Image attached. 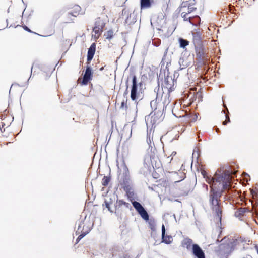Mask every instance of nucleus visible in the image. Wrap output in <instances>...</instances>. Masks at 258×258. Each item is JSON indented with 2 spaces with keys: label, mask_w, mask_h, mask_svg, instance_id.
Listing matches in <instances>:
<instances>
[{
  "label": "nucleus",
  "mask_w": 258,
  "mask_h": 258,
  "mask_svg": "<svg viewBox=\"0 0 258 258\" xmlns=\"http://www.w3.org/2000/svg\"><path fill=\"white\" fill-rule=\"evenodd\" d=\"M202 174L206 181L210 185L209 205L215 214L217 222H221L222 208L220 205V198L224 190L230 188L232 176L229 171H225L222 175L216 173L214 177L209 176L206 171H202Z\"/></svg>",
  "instance_id": "f257e3e1"
},
{
  "label": "nucleus",
  "mask_w": 258,
  "mask_h": 258,
  "mask_svg": "<svg viewBox=\"0 0 258 258\" xmlns=\"http://www.w3.org/2000/svg\"><path fill=\"white\" fill-rule=\"evenodd\" d=\"M195 8L192 6H188L187 2H183L180 7L176 10V14L181 13V16H186L187 14L192 12Z\"/></svg>",
  "instance_id": "f03ea898"
},
{
  "label": "nucleus",
  "mask_w": 258,
  "mask_h": 258,
  "mask_svg": "<svg viewBox=\"0 0 258 258\" xmlns=\"http://www.w3.org/2000/svg\"><path fill=\"white\" fill-rule=\"evenodd\" d=\"M90 227L89 226H85L84 223L81 222L79 225L78 229L76 231L77 234H80L77 239V243H78L80 239L87 235L90 231Z\"/></svg>",
  "instance_id": "7ed1b4c3"
},
{
  "label": "nucleus",
  "mask_w": 258,
  "mask_h": 258,
  "mask_svg": "<svg viewBox=\"0 0 258 258\" xmlns=\"http://www.w3.org/2000/svg\"><path fill=\"white\" fill-rule=\"evenodd\" d=\"M132 204L135 209L137 210V211L139 213V214L141 215L144 220L146 221L149 220L148 214L140 203L137 201H134L132 203Z\"/></svg>",
  "instance_id": "20e7f679"
},
{
  "label": "nucleus",
  "mask_w": 258,
  "mask_h": 258,
  "mask_svg": "<svg viewBox=\"0 0 258 258\" xmlns=\"http://www.w3.org/2000/svg\"><path fill=\"white\" fill-rule=\"evenodd\" d=\"M132 87L131 92V98L133 100H135L137 98V83L136 76L134 75L132 80Z\"/></svg>",
  "instance_id": "39448f33"
},
{
  "label": "nucleus",
  "mask_w": 258,
  "mask_h": 258,
  "mask_svg": "<svg viewBox=\"0 0 258 258\" xmlns=\"http://www.w3.org/2000/svg\"><path fill=\"white\" fill-rule=\"evenodd\" d=\"M192 249L193 254L197 258H205L203 251L198 245L193 244Z\"/></svg>",
  "instance_id": "423d86ee"
},
{
  "label": "nucleus",
  "mask_w": 258,
  "mask_h": 258,
  "mask_svg": "<svg viewBox=\"0 0 258 258\" xmlns=\"http://www.w3.org/2000/svg\"><path fill=\"white\" fill-rule=\"evenodd\" d=\"M193 37V42L195 45H200L201 43V34L198 29H195L191 32Z\"/></svg>",
  "instance_id": "0eeeda50"
},
{
  "label": "nucleus",
  "mask_w": 258,
  "mask_h": 258,
  "mask_svg": "<svg viewBox=\"0 0 258 258\" xmlns=\"http://www.w3.org/2000/svg\"><path fill=\"white\" fill-rule=\"evenodd\" d=\"M92 70L90 67H87L83 76L82 84L86 85L88 83V81L91 80L92 77Z\"/></svg>",
  "instance_id": "6e6552de"
},
{
  "label": "nucleus",
  "mask_w": 258,
  "mask_h": 258,
  "mask_svg": "<svg viewBox=\"0 0 258 258\" xmlns=\"http://www.w3.org/2000/svg\"><path fill=\"white\" fill-rule=\"evenodd\" d=\"M162 242L166 244H170L173 241V238L171 236L165 235V228L163 224L162 226Z\"/></svg>",
  "instance_id": "1a4fd4ad"
},
{
  "label": "nucleus",
  "mask_w": 258,
  "mask_h": 258,
  "mask_svg": "<svg viewBox=\"0 0 258 258\" xmlns=\"http://www.w3.org/2000/svg\"><path fill=\"white\" fill-rule=\"evenodd\" d=\"M81 8L79 5H75L68 12V14L72 16H77L79 14L83 15V13H80Z\"/></svg>",
  "instance_id": "9d476101"
},
{
  "label": "nucleus",
  "mask_w": 258,
  "mask_h": 258,
  "mask_svg": "<svg viewBox=\"0 0 258 258\" xmlns=\"http://www.w3.org/2000/svg\"><path fill=\"white\" fill-rule=\"evenodd\" d=\"M96 49V44L95 43H93L91 44L90 48L88 49V54H87V61L88 62L90 61L95 54Z\"/></svg>",
  "instance_id": "9b49d317"
},
{
  "label": "nucleus",
  "mask_w": 258,
  "mask_h": 258,
  "mask_svg": "<svg viewBox=\"0 0 258 258\" xmlns=\"http://www.w3.org/2000/svg\"><path fill=\"white\" fill-rule=\"evenodd\" d=\"M162 11L164 15V16H166L169 14V12L170 11V8L168 4L166 3L163 4L162 7Z\"/></svg>",
  "instance_id": "f8f14e48"
},
{
  "label": "nucleus",
  "mask_w": 258,
  "mask_h": 258,
  "mask_svg": "<svg viewBox=\"0 0 258 258\" xmlns=\"http://www.w3.org/2000/svg\"><path fill=\"white\" fill-rule=\"evenodd\" d=\"M192 241L189 238H185L182 242L183 246L189 249L192 246Z\"/></svg>",
  "instance_id": "ddd939ff"
},
{
  "label": "nucleus",
  "mask_w": 258,
  "mask_h": 258,
  "mask_svg": "<svg viewBox=\"0 0 258 258\" xmlns=\"http://www.w3.org/2000/svg\"><path fill=\"white\" fill-rule=\"evenodd\" d=\"M141 8H149L151 5V0H140Z\"/></svg>",
  "instance_id": "4468645a"
},
{
  "label": "nucleus",
  "mask_w": 258,
  "mask_h": 258,
  "mask_svg": "<svg viewBox=\"0 0 258 258\" xmlns=\"http://www.w3.org/2000/svg\"><path fill=\"white\" fill-rule=\"evenodd\" d=\"M93 31L95 33L94 38L95 39H97L99 38V36L100 35L102 29H101V27H99L95 25V27L93 28Z\"/></svg>",
  "instance_id": "2eb2a0df"
},
{
  "label": "nucleus",
  "mask_w": 258,
  "mask_h": 258,
  "mask_svg": "<svg viewBox=\"0 0 258 258\" xmlns=\"http://www.w3.org/2000/svg\"><path fill=\"white\" fill-rule=\"evenodd\" d=\"M179 64L181 70L187 67L188 64L187 62H185L183 58H180L179 60Z\"/></svg>",
  "instance_id": "dca6fc26"
},
{
  "label": "nucleus",
  "mask_w": 258,
  "mask_h": 258,
  "mask_svg": "<svg viewBox=\"0 0 258 258\" xmlns=\"http://www.w3.org/2000/svg\"><path fill=\"white\" fill-rule=\"evenodd\" d=\"M180 46L182 48H185L187 45H188V41L182 38H180L179 40Z\"/></svg>",
  "instance_id": "f3484780"
},
{
  "label": "nucleus",
  "mask_w": 258,
  "mask_h": 258,
  "mask_svg": "<svg viewBox=\"0 0 258 258\" xmlns=\"http://www.w3.org/2000/svg\"><path fill=\"white\" fill-rule=\"evenodd\" d=\"M95 25L99 27H101V29H102L105 25V22L104 21L98 19V20L96 21Z\"/></svg>",
  "instance_id": "a211bd4d"
},
{
  "label": "nucleus",
  "mask_w": 258,
  "mask_h": 258,
  "mask_svg": "<svg viewBox=\"0 0 258 258\" xmlns=\"http://www.w3.org/2000/svg\"><path fill=\"white\" fill-rule=\"evenodd\" d=\"M246 211V209L244 208H240L238 210V211L235 213V215L238 217L240 215H243Z\"/></svg>",
  "instance_id": "6ab92c4d"
},
{
  "label": "nucleus",
  "mask_w": 258,
  "mask_h": 258,
  "mask_svg": "<svg viewBox=\"0 0 258 258\" xmlns=\"http://www.w3.org/2000/svg\"><path fill=\"white\" fill-rule=\"evenodd\" d=\"M106 38L107 39H111L113 36V32L112 30H109L105 35Z\"/></svg>",
  "instance_id": "aec40b11"
},
{
  "label": "nucleus",
  "mask_w": 258,
  "mask_h": 258,
  "mask_svg": "<svg viewBox=\"0 0 258 258\" xmlns=\"http://www.w3.org/2000/svg\"><path fill=\"white\" fill-rule=\"evenodd\" d=\"M110 181V178L107 176H104L102 179V184L104 186H107Z\"/></svg>",
  "instance_id": "412c9836"
},
{
  "label": "nucleus",
  "mask_w": 258,
  "mask_h": 258,
  "mask_svg": "<svg viewBox=\"0 0 258 258\" xmlns=\"http://www.w3.org/2000/svg\"><path fill=\"white\" fill-rule=\"evenodd\" d=\"M117 203L118 204V206L124 205V206H125L126 207H127L128 205H129L128 203H126V202H125L124 201L121 200L117 201Z\"/></svg>",
  "instance_id": "4be33fe9"
},
{
  "label": "nucleus",
  "mask_w": 258,
  "mask_h": 258,
  "mask_svg": "<svg viewBox=\"0 0 258 258\" xmlns=\"http://www.w3.org/2000/svg\"><path fill=\"white\" fill-rule=\"evenodd\" d=\"M199 156V152L197 150H194L192 153V158H195L196 159H198Z\"/></svg>",
  "instance_id": "5701e85b"
},
{
  "label": "nucleus",
  "mask_w": 258,
  "mask_h": 258,
  "mask_svg": "<svg viewBox=\"0 0 258 258\" xmlns=\"http://www.w3.org/2000/svg\"><path fill=\"white\" fill-rule=\"evenodd\" d=\"M251 192L253 196H258V183L256 184L255 190H252Z\"/></svg>",
  "instance_id": "b1692460"
},
{
  "label": "nucleus",
  "mask_w": 258,
  "mask_h": 258,
  "mask_svg": "<svg viewBox=\"0 0 258 258\" xmlns=\"http://www.w3.org/2000/svg\"><path fill=\"white\" fill-rule=\"evenodd\" d=\"M192 17H184V21H188L190 22V23L192 24L193 25H195L194 23L193 22L191 21V18Z\"/></svg>",
  "instance_id": "393cba45"
},
{
  "label": "nucleus",
  "mask_w": 258,
  "mask_h": 258,
  "mask_svg": "<svg viewBox=\"0 0 258 258\" xmlns=\"http://www.w3.org/2000/svg\"><path fill=\"white\" fill-rule=\"evenodd\" d=\"M150 105H151V107H154L155 109H156V101H154V100H152L150 102Z\"/></svg>",
  "instance_id": "a878e982"
},
{
  "label": "nucleus",
  "mask_w": 258,
  "mask_h": 258,
  "mask_svg": "<svg viewBox=\"0 0 258 258\" xmlns=\"http://www.w3.org/2000/svg\"><path fill=\"white\" fill-rule=\"evenodd\" d=\"M120 108L122 109L126 108V103L124 102V101H123L121 102Z\"/></svg>",
  "instance_id": "bb28decb"
},
{
  "label": "nucleus",
  "mask_w": 258,
  "mask_h": 258,
  "mask_svg": "<svg viewBox=\"0 0 258 258\" xmlns=\"http://www.w3.org/2000/svg\"><path fill=\"white\" fill-rule=\"evenodd\" d=\"M226 118L227 120H226L223 122V125H226L227 123V122H229L230 121L229 117H228V116L227 115H226Z\"/></svg>",
  "instance_id": "cd10ccee"
},
{
  "label": "nucleus",
  "mask_w": 258,
  "mask_h": 258,
  "mask_svg": "<svg viewBox=\"0 0 258 258\" xmlns=\"http://www.w3.org/2000/svg\"><path fill=\"white\" fill-rule=\"evenodd\" d=\"M147 142L148 144H149V145L150 146H151L152 142H151V139H150V136H149V137L147 138Z\"/></svg>",
  "instance_id": "c85d7f7f"
},
{
  "label": "nucleus",
  "mask_w": 258,
  "mask_h": 258,
  "mask_svg": "<svg viewBox=\"0 0 258 258\" xmlns=\"http://www.w3.org/2000/svg\"><path fill=\"white\" fill-rule=\"evenodd\" d=\"M23 28L25 30H26V31H28V32H31V31L26 26H23Z\"/></svg>",
  "instance_id": "c756f323"
},
{
  "label": "nucleus",
  "mask_w": 258,
  "mask_h": 258,
  "mask_svg": "<svg viewBox=\"0 0 258 258\" xmlns=\"http://www.w3.org/2000/svg\"><path fill=\"white\" fill-rule=\"evenodd\" d=\"M176 154V152L175 151H173L171 152L170 154V156H174Z\"/></svg>",
  "instance_id": "7c9ffc66"
},
{
  "label": "nucleus",
  "mask_w": 258,
  "mask_h": 258,
  "mask_svg": "<svg viewBox=\"0 0 258 258\" xmlns=\"http://www.w3.org/2000/svg\"><path fill=\"white\" fill-rule=\"evenodd\" d=\"M105 205H106V208H107L108 209V210H110V208L109 207V204L105 202Z\"/></svg>",
  "instance_id": "2f4dec72"
},
{
  "label": "nucleus",
  "mask_w": 258,
  "mask_h": 258,
  "mask_svg": "<svg viewBox=\"0 0 258 258\" xmlns=\"http://www.w3.org/2000/svg\"><path fill=\"white\" fill-rule=\"evenodd\" d=\"M172 159V158H171V159H169V157L168 156V157H167V162H168L170 163V162L171 161Z\"/></svg>",
  "instance_id": "473e14b6"
},
{
  "label": "nucleus",
  "mask_w": 258,
  "mask_h": 258,
  "mask_svg": "<svg viewBox=\"0 0 258 258\" xmlns=\"http://www.w3.org/2000/svg\"><path fill=\"white\" fill-rule=\"evenodd\" d=\"M256 251H257V253L258 254V246H256Z\"/></svg>",
  "instance_id": "72a5a7b5"
},
{
  "label": "nucleus",
  "mask_w": 258,
  "mask_h": 258,
  "mask_svg": "<svg viewBox=\"0 0 258 258\" xmlns=\"http://www.w3.org/2000/svg\"><path fill=\"white\" fill-rule=\"evenodd\" d=\"M193 16H196V17H198V16H198V15H194Z\"/></svg>",
  "instance_id": "f704fd0d"
},
{
  "label": "nucleus",
  "mask_w": 258,
  "mask_h": 258,
  "mask_svg": "<svg viewBox=\"0 0 258 258\" xmlns=\"http://www.w3.org/2000/svg\"><path fill=\"white\" fill-rule=\"evenodd\" d=\"M103 70V68L100 69V70Z\"/></svg>",
  "instance_id": "c9c22d12"
}]
</instances>
